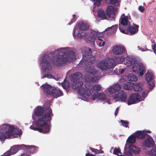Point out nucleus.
Here are the masks:
<instances>
[{"instance_id":"nucleus-1","label":"nucleus","mask_w":156,"mask_h":156,"mask_svg":"<svg viewBox=\"0 0 156 156\" xmlns=\"http://www.w3.org/2000/svg\"><path fill=\"white\" fill-rule=\"evenodd\" d=\"M44 108L45 109L41 106H37L34 110L36 116L39 117L43 115L41 118L38 119L37 120L34 122V124L36 126L41 127H35L33 125H31L30 128L41 133H48L50 132V129L47 123H50L53 114L50 108V104L47 107H45Z\"/></svg>"},{"instance_id":"nucleus-2","label":"nucleus","mask_w":156,"mask_h":156,"mask_svg":"<svg viewBox=\"0 0 156 156\" xmlns=\"http://www.w3.org/2000/svg\"><path fill=\"white\" fill-rule=\"evenodd\" d=\"M57 51L58 53L52 60L54 65L60 66L67 62L73 61L75 58V54L73 51H65L62 48L58 49Z\"/></svg>"},{"instance_id":"nucleus-3","label":"nucleus","mask_w":156,"mask_h":156,"mask_svg":"<svg viewBox=\"0 0 156 156\" xmlns=\"http://www.w3.org/2000/svg\"><path fill=\"white\" fill-rule=\"evenodd\" d=\"M15 128L9 124H4L0 126V140L4 141L6 139L15 138L14 133Z\"/></svg>"},{"instance_id":"nucleus-4","label":"nucleus","mask_w":156,"mask_h":156,"mask_svg":"<svg viewBox=\"0 0 156 156\" xmlns=\"http://www.w3.org/2000/svg\"><path fill=\"white\" fill-rule=\"evenodd\" d=\"M41 62L43 64L42 67V70L43 73L47 72V77L48 78L53 79L54 77L50 73V71L51 69V66L50 64L51 57L48 55L44 54L41 58Z\"/></svg>"},{"instance_id":"nucleus-5","label":"nucleus","mask_w":156,"mask_h":156,"mask_svg":"<svg viewBox=\"0 0 156 156\" xmlns=\"http://www.w3.org/2000/svg\"><path fill=\"white\" fill-rule=\"evenodd\" d=\"M44 92L47 95H51L55 98L62 96V91L59 89L53 88L51 86L47 84H43L41 86Z\"/></svg>"},{"instance_id":"nucleus-6","label":"nucleus","mask_w":156,"mask_h":156,"mask_svg":"<svg viewBox=\"0 0 156 156\" xmlns=\"http://www.w3.org/2000/svg\"><path fill=\"white\" fill-rule=\"evenodd\" d=\"M92 51L90 48H87L86 49L83 55L82 59L80 61L79 65L81 66L87 65L89 63H92L95 60V57L92 55Z\"/></svg>"},{"instance_id":"nucleus-7","label":"nucleus","mask_w":156,"mask_h":156,"mask_svg":"<svg viewBox=\"0 0 156 156\" xmlns=\"http://www.w3.org/2000/svg\"><path fill=\"white\" fill-rule=\"evenodd\" d=\"M97 66L102 71H107L110 69L113 68L115 64L113 59L108 58L105 60L101 61L97 64Z\"/></svg>"},{"instance_id":"nucleus-8","label":"nucleus","mask_w":156,"mask_h":156,"mask_svg":"<svg viewBox=\"0 0 156 156\" xmlns=\"http://www.w3.org/2000/svg\"><path fill=\"white\" fill-rule=\"evenodd\" d=\"M130 19V18L128 16H126L125 14H123L121 16L119 20V29L122 33L126 34L128 32L122 26H125L128 25L129 23V20Z\"/></svg>"},{"instance_id":"nucleus-9","label":"nucleus","mask_w":156,"mask_h":156,"mask_svg":"<svg viewBox=\"0 0 156 156\" xmlns=\"http://www.w3.org/2000/svg\"><path fill=\"white\" fill-rule=\"evenodd\" d=\"M114 98L116 101L126 102L127 101V93L123 90H121L115 94Z\"/></svg>"},{"instance_id":"nucleus-10","label":"nucleus","mask_w":156,"mask_h":156,"mask_svg":"<svg viewBox=\"0 0 156 156\" xmlns=\"http://www.w3.org/2000/svg\"><path fill=\"white\" fill-rule=\"evenodd\" d=\"M140 96L139 93H136L131 94L127 101L128 105L135 104L140 101Z\"/></svg>"},{"instance_id":"nucleus-11","label":"nucleus","mask_w":156,"mask_h":156,"mask_svg":"<svg viewBox=\"0 0 156 156\" xmlns=\"http://www.w3.org/2000/svg\"><path fill=\"white\" fill-rule=\"evenodd\" d=\"M32 146L26 145H17L12 147L9 150V152L8 153L9 155H10L12 154L16 153L20 149L23 148H26L27 149L30 148Z\"/></svg>"},{"instance_id":"nucleus-12","label":"nucleus","mask_w":156,"mask_h":156,"mask_svg":"<svg viewBox=\"0 0 156 156\" xmlns=\"http://www.w3.org/2000/svg\"><path fill=\"white\" fill-rule=\"evenodd\" d=\"M145 80L147 81L149 85L153 88L154 87V84L153 80L154 78V76L153 73L150 70H148L145 75Z\"/></svg>"},{"instance_id":"nucleus-13","label":"nucleus","mask_w":156,"mask_h":156,"mask_svg":"<svg viewBox=\"0 0 156 156\" xmlns=\"http://www.w3.org/2000/svg\"><path fill=\"white\" fill-rule=\"evenodd\" d=\"M98 33L97 32L93 31L91 32V34L89 36L87 35L85 38V40L87 42L90 43L92 45H94V42L97 36Z\"/></svg>"},{"instance_id":"nucleus-14","label":"nucleus","mask_w":156,"mask_h":156,"mask_svg":"<svg viewBox=\"0 0 156 156\" xmlns=\"http://www.w3.org/2000/svg\"><path fill=\"white\" fill-rule=\"evenodd\" d=\"M154 145L153 139L150 135L148 136L144 142L142 146L144 147L151 148Z\"/></svg>"},{"instance_id":"nucleus-15","label":"nucleus","mask_w":156,"mask_h":156,"mask_svg":"<svg viewBox=\"0 0 156 156\" xmlns=\"http://www.w3.org/2000/svg\"><path fill=\"white\" fill-rule=\"evenodd\" d=\"M139 74L140 76H143L146 72V67L144 64L139 62L135 65Z\"/></svg>"},{"instance_id":"nucleus-16","label":"nucleus","mask_w":156,"mask_h":156,"mask_svg":"<svg viewBox=\"0 0 156 156\" xmlns=\"http://www.w3.org/2000/svg\"><path fill=\"white\" fill-rule=\"evenodd\" d=\"M139 26L138 25L133 23L132 26L129 25L128 29L130 35L134 34L138 32Z\"/></svg>"},{"instance_id":"nucleus-17","label":"nucleus","mask_w":156,"mask_h":156,"mask_svg":"<svg viewBox=\"0 0 156 156\" xmlns=\"http://www.w3.org/2000/svg\"><path fill=\"white\" fill-rule=\"evenodd\" d=\"M125 50V48L119 46H114L113 49V52L115 55H120L124 52Z\"/></svg>"},{"instance_id":"nucleus-18","label":"nucleus","mask_w":156,"mask_h":156,"mask_svg":"<svg viewBox=\"0 0 156 156\" xmlns=\"http://www.w3.org/2000/svg\"><path fill=\"white\" fill-rule=\"evenodd\" d=\"M82 76V74L80 73L77 72L72 74L70 76V79L72 82H75L78 80L80 79Z\"/></svg>"},{"instance_id":"nucleus-19","label":"nucleus","mask_w":156,"mask_h":156,"mask_svg":"<svg viewBox=\"0 0 156 156\" xmlns=\"http://www.w3.org/2000/svg\"><path fill=\"white\" fill-rule=\"evenodd\" d=\"M106 98L105 95L103 93H98L97 94H92L91 96V99L94 101L96 99H97L98 101L99 100L104 101L106 100Z\"/></svg>"},{"instance_id":"nucleus-20","label":"nucleus","mask_w":156,"mask_h":156,"mask_svg":"<svg viewBox=\"0 0 156 156\" xmlns=\"http://www.w3.org/2000/svg\"><path fill=\"white\" fill-rule=\"evenodd\" d=\"M121 88V85L118 83H116L110 87L108 90L109 92L111 93H114L120 90Z\"/></svg>"},{"instance_id":"nucleus-21","label":"nucleus","mask_w":156,"mask_h":156,"mask_svg":"<svg viewBox=\"0 0 156 156\" xmlns=\"http://www.w3.org/2000/svg\"><path fill=\"white\" fill-rule=\"evenodd\" d=\"M136 62L135 59L132 56H127L126 57L125 64L127 66L132 65Z\"/></svg>"},{"instance_id":"nucleus-22","label":"nucleus","mask_w":156,"mask_h":156,"mask_svg":"<svg viewBox=\"0 0 156 156\" xmlns=\"http://www.w3.org/2000/svg\"><path fill=\"white\" fill-rule=\"evenodd\" d=\"M76 30V29H75V28H74L73 33V35L74 38L77 39H80L87 37V35L84 32L80 33L78 31V33L75 34V32Z\"/></svg>"},{"instance_id":"nucleus-23","label":"nucleus","mask_w":156,"mask_h":156,"mask_svg":"<svg viewBox=\"0 0 156 156\" xmlns=\"http://www.w3.org/2000/svg\"><path fill=\"white\" fill-rule=\"evenodd\" d=\"M79 28L82 30H87L89 29V26L86 23L81 21L78 24Z\"/></svg>"},{"instance_id":"nucleus-24","label":"nucleus","mask_w":156,"mask_h":156,"mask_svg":"<svg viewBox=\"0 0 156 156\" xmlns=\"http://www.w3.org/2000/svg\"><path fill=\"white\" fill-rule=\"evenodd\" d=\"M116 9L113 6H108L106 9V14L108 16H110L112 13L115 16V12Z\"/></svg>"},{"instance_id":"nucleus-25","label":"nucleus","mask_w":156,"mask_h":156,"mask_svg":"<svg viewBox=\"0 0 156 156\" xmlns=\"http://www.w3.org/2000/svg\"><path fill=\"white\" fill-rule=\"evenodd\" d=\"M83 84V82L82 81L74 82L73 84V88L75 90H77L78 91L82 87Z\"/></svg>"},{"instance_id":"nucleus-26","label":"nucleus","mask_w":156,"mask_h":156,"mask_svg":"<svg viewBox=\"0 0 156 156\" xmlns=\"http://www.w3.org/2000/svg\"><path fill=\"white\" fill-rule=\"evenodd\" d=\"M143 84L141 83H136L133 85V90L135 91H141L143 88Z\"/></svg>"},{"instance_id":"nucleus-27","label":"nucleus","mask_w":156,"mask_h":156,"mask_svg":"<svg viewBox=\"0 0 156 156\" xmlns=\"http://www.w3.org/2000/svg\"><path fill=\"white\" fill-rule=\"evenodd\" d=\"M118 27L117 25H115L112 26L111 27H108L105 29V31H109V32L111 34H114L116 32L118 28Z\"/></svg>"},{"instance_id":"nucleus-28","label":"nucleus","mask_w":156,"mask_h":156,"mask_svg":"<svg viewBox=\"0 0 156 156\" xmlns=\"http://www.w3.org/2000/svg\"><path fill=\"white\" fill-rule=\"evenodd\" d=\"M136 141V138L134 136V134H132L128 138L126 142L129 144H133Z\"/></svg>"},{"instance_id":"nucleus-29","label":"nucleus","mask_w":156,"mask_h":156,"mask_svg":"<svg viewBox=\"0 0 156 156\" xmlns=\"http://www.w3.org/2000/svg\"><path fill=\"white\" fill-rule=\"evenodd\" d=\"M98 16L99 17L101 18L102 19H106V16L105 12L102 9L99 10L98 12Z\"/></svg>"},{"instance_id":"nucleus-30","label":"nucleus","mask_w":156,"mask_h":156,"mask_svg":"<svg viewBox=\"0 0 156 156\" xmlns=\"http://www.w3.org/2000/svg\"><path fill=\"white\" fill-rule=\"evenodd\" d=\"M133 83L132 82H127L124 85L123 88L124 89L129 90L132 89Z\"/></svg>"},{"instance_id":"nucleus-31","label":"nucleus","mask_w":156,"mask_h":156,"mask_svg":"<svg viewBox=\"0 0 156 156\" xmlns=\"http://www.w3.org/2000/svg\"><path fill=\"white\" fill-rule=\"evenodd\" d=\"M86 88L87 95L88 96H90L92 93L93 90L91 87L88 85H87V86H86Z\"/></svg>"},{"instance_id":"nucleus-32","label":"nucleus","mask_w":156,"mask_h":156,"mask_svg":"<svg viewBox=\"0 0 156 156\" xmlns=\"http://www.w3.org/2000/svg\"><path fill=\"white\" fill-rule=\"evenodd\" d=\"M147 153L150 156H156V147H153L151 150L147 151Z\"/></svg>"},{"instance_id":"nucleus-33","label":"nucleus","mask_w":156,"mask_h":156,"mask_svg":"<svg viewBox=\"0 0 156 156\" xmlns=\"http://www.w3.org/2000/svg\"><path fill=\"white\" fill-rule=\"evenodd\" d=\"M127 77L128 80L130 81H136L137 80V77L133 74L129 75Z\"/></svg>"},{"instance_id":"nucleus-34","label":"nucleus","mask_w":156,"mask_h":156,"mask_svg":"<svg viewBox=\"0 0 156 156\" xmlns=\"http://www.w3.org/2000/svg\"><path fill=\"white\" fill-rule=\"evenodd\" d=\"M97 44L100 47L103 46L105 44V41L100 38H98V40H96Z\"/></svg>"},{"instance_id":"nucleus-35","label":"nucleus","mask_w":156,"mask_h":156,"mask_svg":"<svg viewBox=\"0 0 156 156\" xmlns=\"http://www.w3.org/2000/svg\"><path fill=\"white\" fill-rule=\"evenodd\" d=\"M93 90L95 91L96 93L100 91L101 89V86L99 84H96L93 86H91Z\"/></svg>"},{"instance_id":"nucleus-36","label":"nucleus","mask_w":156,"mask_h":156,"mask_svg":"<svg viewBox=\"0 0 156 156\" xmlns=\"http://www.w3.org/2000/svg\"><path fill=\"white\" fill-rule=\"evenodd\" d=\"M89 148L95 154L103 152V151L99 150L94 148L90 147Z\"/></svg>"},{"instance_id":"nucleus-37","label":"nucleus","mask_w":156,"mask_h":156,"mask_svg":"<svg viewBox=\"0 0 156 156\" xmlns=\"http://www.w3.org/2000/svg\"><path fill=\"white\" fill-rule=\"evenodd\" d=\"M140 151V149L139 147L134 146L133 147V151L136 154H139Z\"/></svg>"},{"instance_id":"nucleus-38","label":"nucleus","mask_w":156,"mask_h":156,"mask_svg":"<svg viewBox=\"0 0 156 156\" xmlns=\"http://www.w3.org/2000/svg\"><path fill=\"white\" fill-rule=\"evenodd\" d=\"M62 85L64 88L66 89L69 88L70 84L68 81H67L62 83Z\"/></svg>"},{"instance_id":"nucleus-39","label":"nucleus","mask_w":156,"mask_h":156,"mask_svg":"<svg viewBox=\"0 0 156 156\" xmlns=\"http://www.w3.org/2000/svg\"><path fill=\"white\" fill-rule=\"evenodd\" d=\"M113 154H115L117 155L118 156H123L121 154L119 155V154H121V150L120 149H115L113 151Z\"/></svg>"},{"instance_id":"nucleus-40","label":"nucleus","mask_w":156,"mask_h":156,"mask_svg":"<svg viewBox=\"0 0 156 156\" xmlns=\"http://www.w3.org/2000/svg\"><path fill=\"white\" fill-rule=\"evenodd\" d=\"M140 134V136L139 139H143L146 138H147L148 136H149V135L146 133H145L141 131Z\"/></svg>"},{"instance_id":"nucleus-41","label":"nucleus","mask_w":156,"mask_h":156,"mask_svg":"<svg viewBox=\"0 0 156 156\" xmlns=\"http://www.w3.org/2000/svg\"><path fill=\"white\" fill-rule=\"evenodd\" d=\"M78 94L80 95H85L86 93V90L83 87H82L78 91Z\"/></svg>"},{"instance_id":"nucleus-42","label":"nucleus","mask_w":156,"mask_h":156,"mask_svg":"<svg viewBox=\"0 0 156 156\" xmlns=\"http://www.w3.org/2000/svg\"><path fill=\"white\" fill-rule=\"evenodd\" d=\"M105 2L108 4L114 5L118 2V0H105Z\"/></svg>"},{"instance_id":"nucleus-43","label":"nucleus","mask_w":156,"mask_h":156,"mask_svg":"<svg viewBox=\"0 0 156 156\" xmlns=\"http://www.w3.org/2000/svg\"><path fill=\"white\" fill-rule=\"evenodd\" d=\"M120 122L122 124V125L125 127H129L128 124L129 122L126 121H124L122 120H120Z\"/></svg>"},{"instance_id":"nucleus-44","label":"nucleus","mask_w":156,"mask_h":156,"mask_svg":"<svg viewBox=\"0 0 156 156\" xmlns=\"http://www.w3.org/2000/svg\"><path fill=\"white\" fill-rule=\"evenodd\" d=\"M76 15L73 14V18L71 20L69 23V24L70 25L72 23L76 21Z\"/></svg>"},{"instance_id":"nucleus-45","label":"nucleus","mask_w":156,"mask_h":156,"mask_svg":"<svg viewBox=\"0 0 156 156\" xmlns=\"http://www.w3.org/2000/svg\"><path fill=\"white\" fill-rule=\"evenodd\" d=\"M140 131H136V132H135L134 133H133L134 134V136L136 137H137L138 139L139 138L140 136V133H141Z\"/></svg>"},{"instance_id":"nucleus-46","label":"nucleus","mask_w":156,"mask_h":156,"mask_svg":"<svg viewBox=\"0 0 156 156\" xmlns=\"http://www.w3.org/2000/svg\"><path fill=\"white\" fill-rule=\"evenodd\" d=\"M98 80V77L95 76H93L91 77L90 80L93 82H96Z\"/></svg>"},{"instance_id":"nucleus-47","label":"nucleus","mask_w":156,"mask_h":156,"mask_svg":"<svg viewBox=\"0 0 156 156\" xmlns=\"http://www.w3.org/2000/svg\"><path fill=\"white\" fill-rule=\"evenodd\" d=\"M138 9L139 10L142 12H143L145 10L144 7L142 6H140L138 7Z\"/></svg>"},{"instance_id":"nucleus-48","label":"nucleus","mask_w":156,"mask_h":156,"mask_svg":"<svg viewBox=\"0 0 156 156\" xmlns=\"http://www.w3.org/2000/svg\"><path fill=\"white\" fill-rule=\"evenodd\" d=\"M148 93L147 91L143 92L142 94L143 97L145 98L147 97Z\"/></svg>"},{"instance_id":"nucleus-49","label":"nucleus","mask_w":156,"mask_h":156,"mask_svg":"<svg viewBox=\"0 0 156 156\" xmlns=\"http://www.w3.org/2000/svg\"><path fill=\"white\" fill-rule=\"evenodd\" d=\"M125 58V57L123 56H121L119 58V60L121 62H123Z\"/></svg>"},{"instance_id":"nucleus-50","label":"nucleus","mask_w":156,"mask_h":156,"mask_svg":"<svg viewBox=\"0 0 156 156\" xmlns=\"http://www.w3.org/2000/svg\"><path fill=\"white\" fill-rule=\"evenodd\" d=\"M125 156H132V153L130 151L127 152L125 154Z\"/></svg>"},{"instance_id":"nucleus-51","label":"nucleus","mask_w":156,"mask_h":156,"mask_svg":"<svg viewBox=\"0 0 156 156\" xmlns=\"http://www.w3.org/2000/svg\"><path fill=\"white\" fill-rule=\"evenodd\" d=\"M118 110H119V108H118V107L116 108V110L115 111V112L114 113L115 116L117 115L118 113Z\"/></svg>"},{"instance_id":"nucleus-52","label":"nucleus","mask_w":156,"mask_h":156,"mask_svg":"<svg viewBox=\"0 0 156 156\" xmlns=\"http://www.w3.org/2000/svg\"><path fill=\"white\" fill-rule=\"evenodd\" d=\"M144 131L146 133H151V131L149 130H145Z\"/></svg>"},{"instance_id":"nucleus-53","label":"nucleus","mask_w":156,"mask_h":156,"mask_svg":"<svg viewBox=\"0 0 156 156\" xmlns=\"http://www.w3.org/2000/svg\"><path fill=\"white\" fill-rule=\"evenodd\" d=\"M45 77H47V73L44 74L42 76V78H44Z\"/></svg>"},{"instance_id":"nucleus-54","label":"nucleus","mask_w":156,"mask_h":156,"mask_svg":"<svg viewBox=\"0 0 156 156\" xmlns=\"http://www.w3.org/2000/svg\"><path fill=\"white\" fill-rule=\"evenodd\" d=\"M85 156H90V153H86Z\"/></svg>"},{"instance_id":"nucleus-55","label":"nucleus","mask_w":156,"mask_h":156,"mask_svg":"<svg viewBox=\"0 0 156 156\" xmlns=\"http://www.w3.org/2000/svg\"><path fill=\"white\" fill-rule=\"evenodd\" d=\"M124 71V70H121V72L120 73H122Z\"/></svg>"},{"instance_id":"nucleus-56","label":"nucleus","mask_w":156,"mask_h":156,"mask_svg":"<svg viewBox=\"0 0 156 156\" xmlns=\"http://www.w3.org/2000/svg\"><path fill=\"white\" fill-rule=\"evenodd\" d=\"M90 156H94V155L92 154H90Z\"/></svg>"}]
</instances>
